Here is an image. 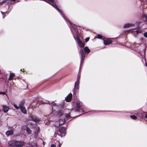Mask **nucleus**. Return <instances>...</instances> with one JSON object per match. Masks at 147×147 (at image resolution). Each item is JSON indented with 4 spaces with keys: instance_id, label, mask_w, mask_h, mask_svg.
I'll return each instance as SVG.
<instances>
[{
    "instance_id": "obj_1",
    "label": "nucleus",
    "mask_w": 147,
    "mask_h": 147,
    "mask_svg": "<svg viewBox=\"0 0 147 147\" xmlns=\"http://www.w3.org/2000/svg\"><path fill=\"white\" fill-rule=\"evenodd\" d=\"M48 3L52 5L54 8H55L61 14L62 16L66 21L68 26L70 27L71 26L75 30L76 33V35L78 36L79 35V33L77 30V28L76 26L74 24H72L71 22L69 21H67V20L65 19V17L63 16L62 14V11L58 7V6L56 5L55 2H56V0H48Z\"/></svg>"
},
{
    "instance_id": "obj_2",
    "label": "nucleus",
    "mask_w": 147,
    "mask_h": 147,
    "mask_svg": "<svg viewBox=\"0 0 147 147\" xmlns=\"http://www.w3.org/2000/svg\"><path fill=\"white\" fill-rule=\"evenodd\" d=\"M8 147H22L24 144V142L21 141L11 140L8 143Z\"/></svg>"
},
{
    "instance_id": "obj_3",
    "label": "nucleus",
    "mask_w": 147,
    "mask_h": 147,
    "mask_svg": "<svg viewBox=\"0 0 147 147\" xmlns=\"http://www.w3.org/2000/svg\"><path fill=\"white\" fill-rule=\"evenodd\" d=\"M72 104L73 108H71V109L73 110L74 109L76 108V109L74 110L75 112H79V108L82 105V102L78 100H77L76 102H72Z\"/></svg>"
},
{
    "instance_id": "obj_4",
    "label": "nucleus",
    "mask_w": 147,
    "mask_h": 147,
    "mask_svg": "<svg viewBox=\"0 0 147 147\" xmlns=\"http://www.w3.org/2000/svg\"><path fill=\"white\" fill-rule=\"evenodd\" d=\"M66 127H64L60 128L57 133H55V134H57L59 136L62 137L65 136L66 134Z\"/></svg>"
},
{
    "instance_id": "obj_5",
    "label": "nucleus",
    "mask_w": 147,
    "mask_h": 147,
    "mask_svg": "<svg viewBox=\"0 0 147 147\" xmlns=\"http://www.w3.org/2000/svg\"><path fill=\"white\" fill-rule=\"evenodd\" d=\"M71 31H72L71 30ZM72 32V33L73 34V37L75 39V40L76 41V42L78 43V45L81 47H84V42H82L79 39V38H76L75 36L74 35V33H73Z\"/></svg>"
},
{
    "instance_id": "obj_6",
    "label": "nucleus",
    "mask_w": 147,
    "mask_h": 147,
    "mask_svg": "<svg viewBox=\"0 0 147 147\" xmlns=\"http://www.w3.org/2000/svg\"><path fill=\"white\" fill-rule=\"evenodd\" d=\"M79 54L81 55V63L83 62L85 58V54L83 50L81 49L80 50Z\"/></svg>"
},
{
    "instance_id": "obj_7",
    "label": "nucleus",
    "mask_w": 147,
    "mask_h": 147,
    "mask_svg": "<svg viewBox=\"0 0 147 147\" xmlns=\"http://www.w3.org/2000/svg\"><path fill=\"white\" fill-rule=\"evenodd\" d=\"M80 82L76 81L74 85V93L75 92H77L78 91L79 89V84Z\"/></svg>"
},
{
    "instance_id": "obj_8",
    "label": "nucleus",
    "mask_w": 147,
    "mask_h": 147,
    "mask_svg": "<svg viewBox=\"0 0 147 147\" xmlns=\"http://www.w3.org/2000/svg\"><path fill=\"white\" fill-rule=\"evenodd\" d=\"M111 41L109 39L106 38L103 39V43L105 45H107L111 43Z\"/></svg>"
},
{
    "instance_id": "obj_9",
    "label": "nucleus",
    "mask_w": 147,
    "mask_h": 147,
    "mask_svg": "<svg viewBox=\"0 0 147 147\" xmlns=\"http://www.w3.org/2000/svg\"><path fill=\"white\" fill-rule=\"evenodd\" d=\"M10 130L7 131L6 133V134L7 136H9L13 135V129L12 127L9 128Z\"/></svg>"
},
{
    "instance_id": "obj_10",
    "label": "nucleus",
    "mask_w": 147,
    "mask_h": 147,
    "mask_svg": "<svg viewBox=\"0 0 147 147\" xmlns=\"http://www.w3.org/2000/svg\"><path fill=\"white\" fill-rule=\"evenodd\" d=\"M65 121H65L64 119H60L58 121L59 124H57V125H55V126L57 127H58L60 125L63 124L65 122Z\"/></svg>"
},
{
    "instance_id": "obj_11",
    "label": "nucleus",
    "mask_w": 147,
    "mask_h": 147,
    "mask_svg": "<svg viewBox=\"0 0 147 147\" xmlns=\"http://www.w3.org/2000/svg\"><path fill=\"white\" fill-rule=\"evenodd\" d=\"M72 94L71 93L69 94L65 98L66 101L67 102H70L72 99Z\"/></svg>"
},
{
    "instance_id": "obj_12",
    "label": "nucleus",
    "mask_w": 147,
    "mask_h": 147,
    "mask_svg": "<svg viewBox=\"0 0 147 147\" xmlns=\"http://www.w3.org/2000/svg\"><path fill=\"white\" fill-rule=\"evenodd\" d=\"M134 26V24L132 23H127L125 24L123 26V28H125L133 26Z\"/></svg>"
},
{
    "instance_id": "obj_13",
    "label": "nucleus",
    "mask_w": 147,
    "mask_h": 147,
    "mask_svg": "<svg viewBox=\"0 0 147 147\" xmlns=\"http://www.w3.org/2000/svg\"><path fill=\"white\" fill-rule=\"evenodd\" d=\"M9 109V107H6V106H4L3 107V111L5 113H7Z\"/></svg>"
},
{
    "instance_id": "obj_14",
    "label": "nucleus",
    "mask_w": 147,
    "mask_h": 147,
    "mask_svg": "<svg viewBox=\"0 0 147 147\" xmlns=\"http://www.w3.org/2000/svg\"><path fill=\"white\" fill-rule=\"evenodd\" d=\"M21 112L24 113V114H26L27 113V111L25 107H24L20 109Z\"/></svg>"
},
{
    "instance_id": "obj_15",
    "label": "nucleus",
    "mask_w": 147,
    "mask_h": 147,
    "mask_svg": "<svg viewBox=\"0 0 147 147\" xmlns=\"http://www.w3.org/2000/svg\"><path fill=\"white\" fill-rule=\"evenodd\" d=\"M15 74L14 73H11L9 76V77L8 79V80H12Z\"/></svg>"
},
{
    "instance_id": "obj_16",
    "label": "nucleus",
    "mask_w": 147,
    "mask_h": 147,
    "mask_svg": "<svg viewBox=\"0 0 147 147\" xmlns=\"http://www.w3.org/2000/svg\"><path fill=\"white\" fill-rule=\"evenodd\" d=\"M84 51H85V52L86 53H89L90 51V50L88 48V47H85L84 48Z\"/></svg>"
},
{
    "instance_id": "obj_17",
    "label": "nucleus",
    "mask_w": 147,
    "mask_h": 147,
    "mask_svg": "<svg viewBox=\"0 0 147 147\" xmlns=\"http://www.w3.org/2000/svg\"><path fill=\"white\" fill-rule=\"evenodd\" d=\"M71 118V116L69 114H67L66 115L64 119L65 121H67V120Z\"/></svg>"
},
{
    "instance_id": "obj_18",
    "label": "nucleus",
    "mask_w": 147,
    "mask_h": 147,
    "mask_svg": "<svg viewBox=\"0 0 147 147\" xmlns=\"http://www.w3.org/2000/svg\"><path fill=\"white\" fill-rule=\"evenodd\" d=\"M26 131L28 134H32V131L28 128H26Z\"/></svg>"
},
{
    "instance_id": "obj_19",
    "label": "nucleus",
    "mask_w": 147,
    "mask_h": 147,
    "mask_svg": "<svg viewBox=\"0 0 147 147\" xmlns=\"http://www.w3.org/2000/svg\"><path fill=\"white\" fill-rule=\"evenodd\" d=\"M24 103L23 102H20V104H19V108L20 109H21V108H22L24 107Z\"/></svg>"
},
{
    "instance_id": "obj_20",
    "label": "nucleus",
    "mask_w": 147,
    "mask_h": 147,
    "mask_svg": "<svg viewBox=\"0 0 147 147\" xmlns=\"http://www.w3.org/2000/svg\"><path fill=\"white\" fill-rule=\"evenodd\" d=\"M36 130L35 131V137H36V135L38 133L39 130V129L38 127H36Z\"/></svg>"
},
{
    "instance_id": "obj_21",
    "label": "nucleus",
    "mask_w": 147,
    "mask_h": 147,
    "mask_svg": "<svg viewBox=\"0 0 147 147\" xmlns=\"http://www.w3.org/2000/svg\"><path fill=\"white\" fill-rule=\"evenodd\" d=\"M130 117L133 119H137L136 116L135 115H131L130 116Z\"/></svg>"
},
{
    "instance_id": "obj_22",
    "label": "nucleus",
    "mask_w": 147,
    "mask_h": 147,
    "mask_svg": "<svg viewBox=\"0 0 147 147\" xmlns=\"http://www.w3.org/2000/svg\"><path fill=\"white\" fill-rule=\"evenodd\" d=\"M95 38H99V39H102L103 40V37L102 36H101V35H100V34H98L97 35V36L96 37H95Z\"/></svg>"
},
{
    "instance_id": "obj_23",
    "label": "nucleus",
    "mask_w": 147,
    "mask_h": 147,
    "mask_svg": "<svg viewBox=\"0 0 147 147\" xmlns=\"http://www.w3.org/2000/svg\"><path fill=\"white\" fill-rule=\"evenodd\" d=\"M80 76H81L80 74H79L78 75V77L77 78L76 81L80 82Z\"/></svg>"
},
{
    "instance_id": "obj_24",
    "label": "nucleus",
    "mask_w": 147,
    "mask_h": 147,
    "mask_svg": "<svg viewBox=\"0 0 147 147\" xmlns=\"http://www.w3.org/2000/svg\"><path fill=\"white\" fill-rule=\"evenodd\" d=\"M57 143V144H58V145L57 146V147H60L61 145V143L60 142H59V141L57 142L56 144Z\"/></svg>"
},
{
    "instance_id": "obj_25",
    "label": "nucleus",
    "mask_w": 147,
    "mask_h": 147,
    "mask_svg": "<svg viewBox=\"0 0 147 147\" xmlns=\"http://www.w3.org/2000/svg\"><path fill=\"white\" fill-rule=\"evenodd\" d=\"M51 105L52 107H53L56 106V104L55 102L54 101H53L51 103Z\"/></svg>"
},
{
    "instance_id": "obj_26",
    "label": "nucleus",
    "mask_w": 147,
    "mask_h": 147,
    "mask_svg": "<svg viewBox=\"0 0 147 147\" xmlns=\"http://www.w3.org/2000/svg\"><path fill=\"white\" fill-rule=\"evenodd\" d=\"M13 106L14 107L17 109L18 110L20 109L19 106L18 107L16 105V104H14L13 105Z\"/></svg>"
},
{
    "instance_id": "obj_27",
    "label": "nucleus",
    "mask_w": 147,
    "mask_h": 147,
    "mask_svg": "<svg viewBox=\"0 0 147 147\" xmlns=\"http://www.w3.org/2000/svg\"><path fill=\"white\" fill-rule=\"evenodd\" d=\"M144 36L146 38L147 37V32H146L144 33Z\"/></svg>"
},
{
    "instance_id": "obj_28",
    "label": "nucleus",
    "mask_w": 147,
    "mask_h": 147,
    "mask_svg": "<svg viewBox=\"0 0 147 147\" xmlns=\"http://www.w3.org/2000/svg\"><path fill=\"white\" fill-rule=\"evenodd\" d=\"M89 38H86L85 39V42H87L89 40Z\"/></svg>"
},
{
    "instance_id": "obj_29",
    "label": "nucleus",
    "mask_w": 147,
    "mask_h": 147,
    "mask_svg": "<svg viewBox=\"0 0 147 147\" xmlns=\"http://www.w3.org/2000/svg\"><path fill=\"white\" fill-rule=\"evenodd\" d=\"M50 147H56V145L55 144H52Z\"/></svg>"
},
{
    "instance_id": "obj_30",
    "label": "nucleus",
    "mask_w": 147,
    "mask_h": 147,
    "mask_svg": "<svg viewBox=\"0 0 147 147\" xmlns=\"http://www.w3.org/2000/svg\"><path fill=\"white\" fill-rule=\"evenodd\" d=\"M51 121H47V122L46 123H45V124H49V123H50V122H51Z\"/></svg>"
},
{
    "instance_id": "obj_31",
    "label": "nucleus",
    "mask_w": 147,
    "mask_h": 147,
    "mask_svg": "<svg viewBox=\"0 0 147 147\" xmlns=\"http://www.w3.org/2000/svg\"><path fill=\"white\" fill-rule=\"evenodd\" d=\"M136 32H137V34H138V33H141V31H140L139 30H137L136 31Z\"/></svg>"
},
{
    "instance_id": "obj_32",
    "label": "nucleus",
    "mask_w": 147,
    "mask_h": 147,
    "mask_svg": "<svg viewBox=\"0 0 147 147\" xmlns=\"http://www.w3.org/2000/svg\"><path fill=\"white\" fill-rule=\"evenodd\" d=\"M5 94V92H0V94Z\"/></svg>"
},
{
    "instance_id": "obj_33",
    "label": "nucleus",
    "mask_w": 147,
    "mask_h": 147,
    "mask_svg": "<svg viewBox=\"0 0 147 147\" xmlns=\"http://www.w3.org/2000/svg\"><path fill=\"white\" fill-rule=\"evenodd\" d=\"M46 102L47 104H48L49 103V101H48V100H47V101H46Z\"/></svg>"
},
{
    "instance_id": "obj_34",
    "label": "nucleus",
    "mask_w": 147,
    "mask_h": 147,
    "mask_svg": "<svg viewBox=\"0 0 147 147\" xmlns=\"http://www.w3.org/2000/svg\"><path fill=\"white\" fill-rule=\"evenodd\" d=\"M145 117H147V114L146 115Z\"/></svg>"
},
{
    "instance_id": "obj_35",
    "label": "nucleus",
    "mask_w": 147,
    "mask_h": 147,
    "mask_svg": "<svg viewBox=\"0 0 147 147\" xmlns=\"http://www.w3.org/2000/svg\"><path fill=\"white\" fill-rule=\"evenodd\" d=\"M142 62L143 63H144V61H143V60H142Z\"/></svg>"
},
{
    "instance_id": "obj_36",
    "label": "nucleus",
    "mask_w": 147,
    "mask_h": 147,
    "mask_svg": "<svg viewBox=\"0 0 147 147\" xmlns=\"http://www.w3.org/2000/svg\"><path fill=\"white\" fill-rule=\"evenodd\" d=\"M145 65L147 67V64L146 63H145Z\"/></svg>"
},
{
    "instance_id": "obj_37",
    "label": "nucleus",
    "mask_w": 147,
    "mask_h": 147,
    "mask_svg": "<svg viewBox=\"0 0 147 147\" xmlns=\"http://www.w3.org/2000/svg\"><path fill=\"white\" fill-rule=\"evenodd\" d=\"M36 124L35 123L34 125V127L36 126Z\"/></svg>"
},
{
    "instance_id": "obj_38",
    "label": "nucleus",
    "mask_w": 147,
    "mask_h": 147,
    "mask_svg": "<svg viewBox=\"0 0 147 147\" xmlns=\"http://www.w3.org/2000/svg\"><path fill=\"white\" fill-rule=\"evenodd\" d=\"M144 61H145V62H146V59H144Z\"/></svg>"
},
{
    "instance_id": "obj_39",
    "label": "nucleus",
    "mask_w": 147,
    "mask_h": 147,
    "mask_svg": "<svg viewBox=\"0 0 147 147\" xmlns=\"http://www.w3.org/2000/svg\"><path fill=\"white\" fill-rule=\"evenodd\" d=\"M35 100H34V102H35ZM35 100H36V99Z\"/></svg>"
},
{
    "instance_id": "obj_40",
    "label": "nucleus",
    "mask_w": 147,
    "mask_h": 147,
    "mask_svg": "<svg viewBox=\"0 0 147 147\" xmlns=\"http://www.w3.org/2000/svg\"><path fill=\"white\" fill-rule=\"evenodd\" d=\"M4 17H5V16H3V18H4Z\"/></svg>"
},
{
    "instance_id": "obj_41",
    "label": "nucleus",
    "mask_w": 147,
    "mask_h": 147,
    "mask_svg": "<svg viewBox=\"0 0 147 147\" xmlns=\"http://www.w3.org/2000/svg\"><path fill=\"white\" fill-rule=\"evenodd\" d=\"M22 69H21V71H22Z\"/></svg>"
},
{
    "instance_id": "obj_42",
    "label": "nucleus",
    "mask_w": 147,
    "mask_h": 147,
    "mask_svg": "<svg viewBox=\"0 0 147 147\" xmlns=\"http://www.w3.org/2000/svg\"><path fill=\"white\" fill-rule=\"evenodd\" d=\"M52 114V113L50 114V115Z\"/></svg>"
}]
</instances>
